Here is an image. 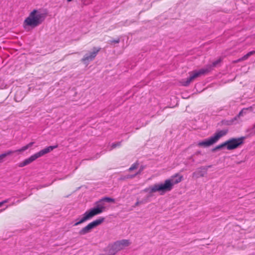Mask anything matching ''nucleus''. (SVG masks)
<instances>
[{"instance_id":"1","label":"nucleus","mask_w":255,"mask_h":255,"mask_svg":"<svg viewBox=\"0 0 255 255\" xmlns=\"http://www.w3.org/2000/svg\"><path fill=\"white\" fill-rule=\"evenodd\" d=\"M183 176L176 173L170 178L166 179L163 183H156L144 189V191L152 195L153 193L158 192L163 195L166 192L170 191L174 185L180 183L183 180Z\"/></svg>"},{"instance_id":"2","label":"nucleus","mask_w":255,"mask_h":255,"mask_svg":"<svg viewBox=\"0 0 255 255\" xmlns=\"http://www.w3.org/2000/svg\"><path fill=\"white\" fill-rule=\"evenodd\" d=\"M104 202L114 203L115 202V199L110 197H104L97 201L95 203V206L87 211L83 214V217L78 222L75 223L74 226L80 225L92 218L94 216L103 213L106 209Z\"/></svg>"},{"instance_id":"3","label":"nucleus","mask_w":255,"mask_h":255,"mask_svg":"<svg viewBox=\"0 0 255 255\" xmlns=\"http://www.w3.org/2000/svg\"><path fill=\"white\" fill-rule=\"evenodd\" d=\"M222 59L221 58H219V59L214 61L212 63V65L208 66L207 67L205 68H202L201 69L198 71H193L192 72L190 73V76L186 79V80H182L180 83L181 85L183 86H188L189 85L190 83L193 81L195 79H196L197 77H200V76L202 75H204L208 72H209L211 69L212 67H214L216 66L217 65L219 64Z\"/></svg>"},{"instance_id":"4","label":"nucleus","mask_w":255,"mask_h":255,"mask_svg":"<svg viewBox=\"0 0 255 255\" xmlns=\"http://www.w3.org/2000/svg\"><path fill=\"white\" fill-rule=\"evenodd\" d=\"M228 133L227 129H223L218 131L214 135L209 138L199 142L198 145L199 146L208 147L216 143L221 137L225 135Z\"/></svg>"},{"instance_id":"5","label":"nucleus","mask_w":255,"mask_h":255,"mask_svg":"<svg viewBox=\"0 0 255 255\" xmlns=\"http://www.w3.org/2000/svg\"><path fill=\"white\" fill-rule=\"evenodd\" d=\"M130 244V242L129 240H122L116 241L109 247L108 255H115L117 252L129 246Z\"/></svg>"},{"instance_id":"6","label":"nucleus","mask_w":255,"mask_h":255,"mask_svg":"<svg viewBox=\"0 0 255 255\" xmlns=\"http://www.w3.org/2000/svg\"><path fill=\"white\" fill-rule=\"evenodd\" d=\"M47 15V13L45 10H33V28L41 24Z\"/></svg>"},{"instance_id":"7","label":"nucleus","mask_w":255,"mask_h":255,"mask_svg":"<svg viewBox=\"0 0 255 255\" xmlns=\"http://www.w3.org/2000/svg\"><path fill=\"white\" fill-rule=\"evenodd\" d=\"M104 218H100L93 221V222L88 224L86 226L83 228L81 230H80L79 232V234L81 236L86 235L87 234L90 233L92 230V229L102 224L104 221Z\"/></svg>"},{"instance_id":"8","label":"nucleus","mask_w":255,"mask_h":255,"mask_svg":"<svg viewBox=\"0 0 255 255\" xmlns=\"http://www.w3.org/2000/svg\"><path fill=\"white\" fill-rule=\"evenodd\" d=\"M244 137L231 138L225 141L226 146L228 150H233L243 144Z\"/></svg>"},{"instance_id":"9","label":"nucleus","mask_w":255,"mask_h":255,"mask_svg":"<svg viewBox=\"0 0 255 255\" xmlns=\"http://www.w3.org/2000/svg\"><path fill=\"white\" fill-rule=\"evenodd\" d=\"M211 167V165L208 166H201L196 169L192 174V177L197 179L199 177H202L205 176L207 174V171L208 168Z\"/></svg>"},{"instance_id":"10","label":"nucleus","mask_w":255,"mask_h":255,"mask_svg":"<svg viewBox=\"0 0 255 255\" xmlns=\"http://www.w3.org/2000/svg\"><path fill=\"white\" fill-rule=\"evenodd\" d=\"M57 146H58L57 145L54 146H49L41 150L37 153H36L35 154L33 155V160L45 155V154L50 152V151H52L54 149L57 148Z\"/></svg>"},{"instance_id":"11","label":"nucleus","mask_w":255,"mask_h":255,"mask_svg":"<svg viewBox=\"0 0 255 255\" xmlns=\"http://www.w3.org/2000/svg\"><path fill=\"white\" fill-rule=\"evenodd\" d=\"M100 50L101 48L100 47H94L93 48V51L91 52L90 54H86L82 59V61L85 62L92 61L96 57Z\"/></svg>"},{"instance_id":"12","label":"nucleus","mask_w":255,"mask_h":255,"mask_svg":"<svg viewBox=\"0 0 255 255\" xmlns=\"http://www.w3.org/2000/svg\"><path fill=\"white\" fill-rule=\"evenodd\" d=\"M31 144H32V142H30L28 144H27V145H26L25 146H23L22 147H21V148H20L19 149H17V150H14V151H13V150H8L7 152L0 154V162H1L2 161V159L4 157H5V156H6L7 155H9L13 153L14 152H23V151L26 150V149H27L28 148V147Z\"/></svg>"},{"instance_id":"13","label":"nucleus","mask_w":255,"mask_h":255,"mask_svg":"<svg viewBox=\"0 0 255 255\" xmlns=\"http://www.w3.org/2000/svg\"><path fill=\"white\" fill-rule=\"evenodd\" d=\"M23 26L25 29L27 26H32V12L30 13L29 16L24 20Z\"/></svg>"},{"instance_id":"14","label":"nucleus","mask_w":255,"mask_h":255,"mask_svg":"<svg viewBox=\"0 0 255 255\" xmlns=\"http://www.w3.org/2000/svg\"><path fill=\"white\" fill-rule=\"evenodd\" d=\"M32 162V156L18 164L19 167H23Z\"/></svg>"},{"instance_id":"15","label":"nucleus","mask_w":255,"mask_h":255,"mask_svg":"<svg viewBox=\"0 0 255 255\" xmlns=\"http://www.w3.org/2000/svg\"><path fill=\"white\" fill-rule=\"evenodd\" d=\"M121 145V142H118L117 143H113L112 144L111 147L109 149V150H112L114 148L118 146H120Z\"/></svg>"},{"instance_id":"16","label":"nucleus","mask_w":255,"mask_h":255,"mask_svg":"<svg viewBox=\"0 0 255 255\" xmlns=\"http://www.w3.org/2000/svg\"><path fill=\"white\" fill-rule=\"evenodd\" d=\"M225 146H226L225 142L216 146L214 148L212 149V151H215L216 150L220 149Z\"/></svg>"},{"instance_id":"17","label":"nucleus","mask_w":255,"mask_h":255,"mask_svg":"<svg viewBox=\"0 0 255 255\" xmlns=\"http://www.w3.org/2000/svg\"><path fill=\"white\" fill-rule=\"evenodd\" d=\"M138 166V162H135V163H134L131 166V167L128 169V170L129 171H131L134 169H135L137 168Z\"/></svg>"},{"instance_id":"18","label":"nucleus","mask_w":255,"mask_h":255,"mask_svg":"<svg viewBox=\"0 0 255 255\" xmlns=\"http://www.w3.org/2000/svg\"><path fill=\"white\" fill-rule=\"evenodd\" d=\"M10 200V198H8V199H6L4 200H3L1 202H0V207H5V205H4V204L5 203H8Z\"/></svg>"},{"instance_id":"19","label":"nucleus","mask_w":255,"mask_h":255,"mask_svg":"<svg viewBox=\"0 0 255 255\" xmlns=\"http://www.w3.org/2000/svg\"><path fill=\"white\" fill-rule=\"evenodd\" d=\"M249 57H250L248 53L247 54L245 55L243 57H242V58H241L239 59L238 60H237V61H236V62H238L245 60L247 59Z\"/></svg>"},{"instance_id":"20","label":"nucleus","mask_w":255,"mask_h":255,"mask_svg":"<svg viewBox=\"0 0 255 255\" xmlns=\"http://www.w3.org/2000/svg\"><path fill=\"white\" fill-rule=\"evenodd\" d=\"M244 111H245V109H242L240 112L239 114L236 117H235L234 118V119L232 120V121H234V120H237L239 117H240L241 116H243V113H244Z\"/></svg>"},{"instance_id":"21","label":"nucleus","mask_w":255,"mask_h":255,"mask_svg":"<svg viewBox=\"0 0 255 255\" xmlns=\"http://www.w3.org/2000/svg\"><path fill=\"white\" fill-rule=\"evenodd\" d=\"M18 92H17L15 95V100L16 101L18 102L21 100V98L18 97Z\"/></svg>"},{"instance_id":"22","label":"nucleus","mask_w":255,"mask_h":255,"mask_svg":"<svg viewBox=\"0 0 255 255\" xmlns=\"http://www.w3.org/2000/svg\"><path fill=\"white\" fill-rule=\"evenodd\" d=\"M119 42H120L119 39H117L116 40H113L111 41V43H119Z\"/></svg>"},{"instance_id":"23","label":"nucleus","mask_w":255,"mask_h":255,"mask_svg":"<svg viewBox=\"0 0 255 255\" xmlns=\"http://www.w3.org/2000/svg\"><path fill=\"white\" fill-rule=\"evenodd\" d=\"M251 130H252V132L255 133V124L253 125L252 128L251 129Z\"/></svg>"},{"instance_id":"24","label":"nucleus","mask_w":255,"mask_h":255,"mask_svg":"<svg viewBox=\"0 0 255 255\" xmlns=\"http://www.w3.org/2000/svg\"><path fill=\"white\" fill-rule=\"evenodd\" d=\"M143 169V167H141L140 169L139 170V171L135 173V175H138V174H140L141 172V171H142Z\"/></svg>"},{"instance_id":"25","label":"nucleus","mask_w":255,"mask_h":255,"mask_svg":"<svg viewBox=\"0 0 255 255\" xmlns=\"http://www.w3.org/2000/svg\"><path fill=\"white\" fill-rule=\"evenodd\" d=\"M245 110H249L250 111H252L253 110V106H250L247 108H245Z\"/></svg>"},{"instance_id":"26","label":"nucleus","mask_w":255,"mask_h":255,"mask_svg":"<svg viewBox=\"0 0 255 255\" xmlns=\"http://www.w3.org/2000/svg\"><path fill=\"white\" fill-rule=\"evenodd\" d=\"M248 54L249 55V56H250L255 54V51L253 50V51H250V52H248Z\"/></svg>"},{"instance_id":"27","label":"nucleus","mask_w":255,"mask_h":255,"mask_svg":"<svg viewBox=\"0 0 255 255\" xmlns=\"http://www.w3.org/2000/svg\"><path fill=\"white\" fill-rule=\"evenodd\" d=\"M136 175H135V174L134 175H129L128 176V178H133Z\"/></svg>"},{"instance_id":"28","label":"nucleus","mask_w":255,"mask_h":255,"mask_svg":"<svg viewBox=\"0 0 255 255\" xmlns=\"http://www.w3.org/2000/svg\"><path fill=\"white\" fill-rule=\"evenodd\" d=\"M139 202H137L135 203V206H138V205H139Z\"/></svg>"},{"instance_id":"29","label":"nucleus","mask_w":255,"mask_h":255,"mask_svg":"<svg viewBox=\"0 0 255 255\" xmlns=\"http://www.w3.org/2000/svg\"><path fill=\"white\" fill-rule=\"evenodd\" d=\"M68 2L71 1L72 0H67Z\"/></svg>"},{"instance_id":"30","label":"nucleus","mask_w":255,"mask_h":255,"mask_svg":"<svg viewBox=\"0 0 255 255\" xmlns=\"http://www.w3.org/2000/svg\"><path fill=\"white\" fill-rule=\"evenodd\" d=\"M4 208V206L2 207H0V209H3Z\"/></svg>"}]
</instances>
